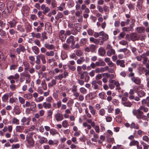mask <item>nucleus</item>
Masks as SVG:
<instances>
[{
    "mask_svg": "<svg viewBox=\"0 0 149 149\" xmlns=\"http://www.w3.org/2000/svg\"><path fill=\"white\" fill-rule=\"evenodd\" d=\"M18 65L17 64H12L10 65V70H15L17 67Z\"/></svg>",
    "mask_w": 149,
    "mask_h": 149,
    "instance_id": "obj_56",
    "label": "nucleus"
},
{
    "mask_svg": "<svg viewBox=\"0 0 149 149\" xmlns=\"http://www.w3.org/2000/svg\"><path fill=\"white\" fill-rule=\"evenodd\" d=\"M89 40L91 42L96 44H97L99 42V41L97 39L94 38L93 37L90 38H89Z\"/></svg>",
    "mask_w": 149,
    "mask_h": 149,
    "instance_id": "obj_42",
    "label": "nucleus"
},
{
    "mask_svg": "<svg viewBox=\"0 0 149 149\" xmlns=\"http://www.w3.org/2000/svg\"><path fill=\"white\" fill-rule=\"evenodd\" d=\"M20 75H22L23 76L25 77L26 78H30L31 77L30 75L29 74V73L27 72H24L20 74Z\"/></svg>",
    "mask_w": 149,
    "mask_h": 149,
    "instance_id": "obj_48",
    "label": "nucleus"
},
{
    "mask_svg": "<svg viewBox=\"0 0 149 149\" xmlns=\"http://www.w3.org/2000/svg\"><path fill=\"white\" fill-rule=\"evenodd\" d=\"M24 97L27 99H31L32 97V95L30 93H28L25 94L24 95Z\"/></svg>",
    "mask_w": 149,
    "mask_h": 149,
    "instance_id": "obj_36",
    "label": "nucleus"
},
{
    "mask_svg": "<svg viewBox=\"0 0 149 149\" xmlns=\"http://www.w3.org/2000/svg\"><path fill=\"white\" fill-rule=\"evenodd\" d=\"M125 61L124 60H117L116 61V64L120 67L124 68L125 67Z\"/></svg>",
    "mask_w": 149,
    "mask_h": 149,
    "instance_id": "obj_6",
    "label": "nucleus"
},
{
    "mask_svg": "<svg viewBox=\"0 0 149 149\" xmlns=\"http://www.w3.org/2000/svg\"><path fill=\"white\" fill-rule=\"evenodd\" d=\"M63 126L64 128H66L68 126V122L67 120H64L62 122Z\"/></svg>",
    "mask_w": 149,
    "mask_h": 149,
    "instance_id": "obj_57",
    "label": "nucleus"
},
{
    "mask_svg": "<svg viewBox=\"0 0 149 149\" xmlns=\"http://www.w3.org/2000/svg\"><path fill=\"white\" fill-rule=\"evenodd\" d=\"M98 52L100 55L103 56L105 54V49L102 47H100L98 50Z\"/></svg>",
    "mask_w": 149,
    "mask_h": 149,
    "instance_id": "obj_18",
    "label": "nucleus"
},
{
    "mask_svg": "<svg viewBox=\"0 0 149 149\" xmlns=\"http://www.w3.org/2000/svg\"><path fill=\"white\" fill-rule=\"evenodd\" d=\"M31 36L33 38L36 37L37 38H40L41 37V34L39 33H35L34 32H32L31 33Z\"/></svg>",
    "mask_w": 149,
    "mask_h": 149,
    "instance_id": "obj_24",
    "label": "nucleus"
},
{
    "mask_svg": "<svg viewBox=\"0 0 149 149\" xmlns=\"http://www.w3.org/2000/svg\"><path fill=\"white\" fill-rule=\"evenodd\" d=\"M50 133L53 136H54L56 134H59L58 132H57L56 130L54 129H52L51 130Z\"/></svg>",
    "mask_w": 149,
    "mask_h": 149,
    "instance_id": "obj_35",
    "label": "nucleus"
},
{
    "mask_svg": "<svg viewBox=\"0 0 149 149\" xmlns=\"http://www.w3.org/2000/svg\"><path fill=\"white\" fill-rule=\"evenodd\" d=\"M142 139L144 141L149 143V138L146 135L144 136L142 138Z\"/></svg>",
    "mask_w": 149,
    "mask_h": 149,
    "instance_id": "obj_55",
    "label": "nucleus"
},
{
    "mask_svg": "<svg viewBox=\"0 0 149 149\" xmlns=\"http://www.w3.org/2000/svg\"><path fill=\"white\" fill-rule=\"evenodd\" d=\"M122 104L124 106L128 107H131L132 105L131 103L129 101L123 102Z\"/></svg>",
    "mask_w": 149,
    "mask_h": 149,
    "instance_id": "obj_37",
    "label": "nucleus"
},
{
    "mask_svg": "<svg viewBox=\"0 0 149 149\" xmlns=\"http://www.w3.org/2000/svg\"><path fill=\"white\" fill-rule=\"evenodd\" d=\"M30 107L31 110L34 111L35 110L36 108V103L34 102H31Z\"/></svg>",
    "mask_w": 149,
    "mask_h": 149,
    "instance_id": "obj_27",
    "label": "nucleus"
},
{
    "mask_svg": "<svg viewBox=\"0 0 149 149\" xmlns=\"http://www.w3.org/2000/svg\"><path fill=\"white\" fill-rule=\"evenodd\" d=\"M102 72L106 71L109 69V67L108 66H106L104 67H101Z\"/></svg>",
    "mask_w": 149,
    "mask_h": 149,
    "instance_id": "obj_51",
    "label": "nucleus"
},
{
    "mask_svg": "<svg viewBox=\"0 0 149 149\" xmlns=\"http://www.w3.org/2000/svg\"><path fill=\"white\" fill-rule=\"evenodd\" d=\"M12 123L13 124L18 125L19 124V120L16 117H14L12 119Z\"/></svg>",
    "mask_w": 149,
    "mask_h": 149,
    "instance_id": "obj_21",
    "label": "nucleus"
},
{
    "mask_svg": "<svg viewBox=\"0 0 149 149\" xmlns=\"http://www.w3.org/2000/svg\"><path fill=\"white\" fill-rule=\"evenodd\" d=\"M62 47L65 50H69L70 49V46L67 43H64L63 44Z\"/></svg>",
    "mask_w": 149,
    "mask_h": 149,
    "instance_id": "obj_34",
    "label": "nucleus"
},
{
    "mask_svg": "<svg viewBox=\"0 0 149 149\" xmlns=\"http://www.w3.org/2000/svg\"><path fill=\"white\" fill-rule=\"evenodd\" d=\"M42 38L41 40L43 41L44 39H47L48 37L47 36V33L45 31L42 32L41 33Z\"/></svg>",
    "mask_w": 149,
    "mask_h": 149,
    "instance_id": "obj_30",
    "label": "nucleus"
},
{
    "mask_svg": "<svg viewBox=\"0 0 149 149\" xmlns=\"http://www.w3.org/2000/svg\"><path fill=\"white\" fill-rule=\"evenodd\" d=\"M93 138H91V140L92 141L96 142L97 141V139L99 138L98 135L95 133L93 135Z\"/></svg>",
    "mask_w": 149,
    "mask_h": 149,
    "instance_id": "obj_31",
    "label": "nucleus"
},
{
    "mask_svg": "<svg viewBox=\"0 0 149 149\" xmlns=\"http://www.w3.org/2000/svg\"><path fill=\"white\" fill-rule=\"evenodd\" d=\"M54 54V52L52 51H50V52H47L45 53L46 55L48 56H53Z\"/></svg>",
    "mask_w": 149,
    "mask_h": 149,
    "instance_id": "obj_44",
    "label": "nucleus"
},
{
    "mask_svg": "<svg viewBox=\"0 0 149 149\" xmlns=\"http://www.w3.org/2000/svg\"><path fill=\"white\" fill-rule=\"evenodd\" d=\"M63 16V15L62 13L58 12L55 18L56 19L58 20L60 18H62Z\"/></svg>",
    "mask_w": 149,
    "mask_h": 149,
    "instance_id": "obj_39",
    "label": "nucleus"
},
{
    "mask_svg": "<svg viewBox=\"0 0 149 149\" xmlns=\"http://www.w3.org/2000/svg\"><path fill=\"white\" fill-rule=\"evenodd\" d=\"M100 36H102L101 38L104 41H107L109 38L108 35L105 33L104 31H100Z\"/></svg>",
    "mask_w": 149,
    "mask_h": 149,
    "instance_id": "obj_4",
    "label": "nucleus"
},
{
    "mask_svg": "<svg viewBox=\"0 0 149 149\" xmlns=\"http://www.w3.org/2000/svg\"><path fill=\"white\" fill-rule=\"evenodd\" d=\"M8 23L10 25V28L15 27L16 24L17 23V22L13 20L8 22Z\"/></svg>",
    "mask_w": 149,
    "mask_h": 149,
    "instance_id": "obj_29",
    "label": "nucleus"
},
{
    "mask_svg": "<svg viewBox=\"0 0 149 149\" xmlns=\"http://www.w3.org/2000/svg\"><path fill=\"white\" fill-rule=\"evenodd\" d=\"M99 113L100 115L103 116H104L105 114V110L104 108L101 109L99 111Z\"/></svg>",
    "mask_w": 149,
    "mask_h": 149,
    "instance_id": "obj_41",
    "label": "nucleus"
},
{
    "mask_svg": "<svg viewBox=\"0 0 149 149\" xmlns=\"http://www.w3.org/2000/svg\"><path fill=\"white\" fill-rule=\"evenodd\" d=\"M14 112L16 115H19L21 113V111L19 106H15L13 109Z\"/></svg>",
    "mask_w": 149,
    "mask_h": 149,
    "instance_id": "obj_11",
    "label": "nucleus"
},
{
    "mask_svg": "<svg viewBox=\"0 0 149 149\" xmlns=\"http://www.w3.org/2000/svg\"><path fill=\"white\" fill-rule=\"evenodd\" d=\"M140 109H141V110H143V112L145 113H146L149 110L146 107H145L144 106H141L140 107Z\"/></svg>",
    "mask_w": 149,
    "mask_h": 149,
    "instance_id": "obj_45",
    "label": "nucleus"
},
{
    "mask_svg": "<svg viewBox=\"0 0 149 149\" xmlns=\"http://www.w3.org/2000/svg\"><path fill=\"white\" fill-rule=\"evenodd\" d=\"M115 51L113 49L108 50L107 52V54L109 56H111L112 54L115 55Z\"/></svg>",
    "mask_w": 149,
    "mask_h": 149,
    "instance_id": "obj_15",
    "label": "nucleus"
},
{
    "mask_svg": "<svg viewBox=\"0 0 149 149\" xmlns=\"http://www.w3.org/2000/svg\"><path fill=\"white\" fill-rule=\"evenodd\" d=\"M134 23H132L130 25V27H124L122 28V30L124 31H133V28L134 27Z\"/></svg>",
    "mask_w": 149,
    "mask_h": 149,
    "instance_id": "obj_7",
    "label": "nucleus"
},
{
    "mask_svg": "<svg viewBox=\"0 0 149 149\" xmlns=\"http://www.w3.org/2000/svg\"><path fill=\"white\" fill-rule=\"evenodd\" d=\"M141 109H140V107L138 109H134L132 111L133 114L136 116L137 118L138 119H142L143 118L146 117V116L143 115V112L141 111Z\"/></svg>",
    "mask_w": 149,
    "mask_h": 149,
    "instance_id": "obj_1",
    "label": "nucleus"
},
{
    "mask_svg": "<svg viewBox=\"0 0 149 149\" xmlns=\"http://www.w3.org/2000/svg\"><path fill=\"white\" fill-rule=\"evenodd\" d=\"M74 39V37L73 36H70L66 40V42L67 43L70 44L72 41Z\"/></svg>",
    "mask_w": 149,
    "mask_h": 149,
    "instance_id": "obj_32",
    "label": "nucleus"
},
{
    "mask_svg": "<svg viewBox=\"0 0 149 149\" xmlns=\"http://www.w3.org/2000/svg\"><path fill=\"white\" fill-rule=\"evenodd\" d=\"M138 143H139V142L138 141L133 140L130 143V146H135L138 145Z\"/></svg>",
    "mask_w": 149,
    "mask_h": 149,
    "instance_id": "obj_47",
    "label": "nucleus"
},
{
    "mask_svg": "<svg viewBox=\"0 0 149 149\" xmlns=\"http://www.w3.org/2000/svg\"><path fill=\"white\" fill-rule=\"evenodd\" d=\"M37 56V57H38L40 60H41L42 63L44 64L46 63L45 57L44 55L40 54Z\"/></svg>",
    "mask_w": 149,
    "mask_h": 149,
    "instance_id": "obj_9",
    "label": "nucleus"
},
{
    "mask_svg": "<svg viewBox=\"0 0 149 149\" xmlns=\"http://www.w3.org/2000/svg\"><path fill=\"white\" fill-rule=\"evenodd\" d=\"M139 124H136L134 122H132L130 124V128L131 129L134 128L136 130L139 129Z\"/></svg>",
    "mask_w": 149,
    "mask_h": 149,
    "instance_id": "obj_20",
    "label": "nucleus"
},
{
    "mask_svg": "<svg viewBox=\"0 0 149 149\" xmlns=\"http://www.w3.org/2000/svg\"><path fill=\"white\" fill-rule=\"evenodd\" d=\"M58 142V141L57 140L54 141L52 140H49L48 141V143L49 145H54L56 144Z\"/></svg>",
    "mask_w": 149,
    "mask_h": 149,
    "instance_id": "obj_40",
    "label": "nucleus"
},
{
    "mask_svg": "<svg viewBox=\"0 0 149 149\" xmlns=\"http://www.w3.org/2000/svg\"><path fill=\"white\" fill-rule=\"evenodd\" d=\"M25 50V48L21 45H19V47L16 49V52L18 54H19L21 52H23Z\"/></svg>",
    "mask_w": 149,
    "mask_h": 149,
    "instance_id": "obj_14",
    "label": "nucleus"
},
{
    "mask_svg": "<svg viewBox=\"0 0 149 149\" xmlns=\"http://www.w3.org/2000/svg\"><path fill=\"white\" fill-rule=\"evenodd\" d=\"M24 127L23 125H17L16 127V132H22L24 129Z\"/></svg>",
    "mask_w": 149,
    "mask_h": 149,
    "instance_id": "obj_10",
    "label": "nucleus"
},
{
    "mask_svg": "<svg viewBox=\"0 0 149 149\" xmlns=\"http://www.w3.org/2000/svg\"><path fill=\"white\" fill-rule=\"evenodd\" d=\"M17 30L21 31L23 32L24 31V29L20 25H18L17 26Z\"/></svg>",
    "mask_w": 149,
    "mask_h": 149,
    "instance_id": "obj_63",
    "label": "nucleus"
},
{
    "mask_svg": "<svg viewBox=\"0 0 149 149\" xmlns=\"http://www.w3.org/2000/svg\"><path fill=\"white\" fill-rule=\"evenodd\" d=\"M85 73L86 74L85 77V81L86 82H88L89 80L90 77L88 75L87 72H85Z\"/></svg>",
    "mask_w": 149,
    "mask_h": 149,
    "instance_id": "obj_52",
    "label": "nucleus"
},
{
    "mask_svg": "<svg viewBox=\"0 0 149 149\" xmlns=\"http://www.w3.org/2000/svg\"><path fill=\"white\" fill-rule=\"evenodd\" d=\"M43 106L45 109H49L51 108L52 106L51 103L47 102L43 103Z\"/></svg>",
    "mask_w": 149,
    "mask_h": 149,
    "instance_id": "obj_13",
    "label": "nucleus"
},
{
    "mask_svg": "<svg viewBox=\"0 0 149 149\" xmlns=\"http://www.w3.org/2000/svg\"><path fill=\"white\" fill-rule=\"evenodd\" d=\"M62 76V79L65 78L68 75V73L66 70L64 71L63 74H60Z\"/></svg>",
    "mask_w": 149,
    "mask_h": 149,
    "instance_id": "obj_49",
    "label": "nucleus"
},
{
    "mask_svg": "<svg viewBox=\"0 0 149 149\" xmlns=\"http://www.w3.org/2000/svg\"><path fill=\"white\" fill-rule=\"evenodd\" d=\"M19 102L22 104H24L25 103V101L24 99L22 97H19L18 98Z\"/></svg>",
    "mask_w": 149,
    "mask_h": 149,
    "instance_id": "obj_62",
    "label": "nucleus"
},
{
    "mask_svg": "<svg viewBox=\"0 0 149 149\" xmlns=\"http://www.w3.org/2000/svg\"><path fill=\"white\" fill-rule=\"evenodd\" d=\"M131 80L136 84H139L141 82V79L139 78L135 77L132 78Z\"/></svg>",
    "mask_w": 149,
    "mask_h": 149,
    "instance_id": "obj_12",
    "label": "nucleus"
},
{
    "mask_svg": "<svg viewBox=\"0 0 149 149\" xmlns=\"http://www.w3.org/2000/svg\"><path fill=\"white\" fill-rule=\"evenodd\" d=\"M50 9L48 7H46L43 10V13L45 14L50 11Z\"/></svg>",
    "mask_w": 149,
    "mask_h": 149,
    "instance_id": "obj_59",
    "label": "nucleus"
},
{
    "mask_svg": "<svg viewBox=\"0 0 149 149\" xmlns=\"http://www.w3.org/2000/svg\"><path fill=\"white\" fill-rule=\"evenodd\" d=\"M47 117L49 118H51L53 114L52 111L51 110H49L47 111Z\"/></svg>",
    "mask_w": 149,
    "mask_h": 149,
    "instance_id": "obj_61",
    "label": "nucleus"
},
{
    "mask_svg": "<svg viewBox=\"0 0 149 149\" xmlns=\"http://www.w3.org/2000/svg\"><path fill=\"white\" fill-rule=\"evenodd\" d=\"M26 140L27 141L28 146L29 147L33 146L34 143V141L32 137L27 136Z\"/></svg>",
    "mask_w": 149,
    "mask_h": 149,
    "instance_id": "obj_3",
    "label": "nucleus"
},
{
    "mask_svg": "<svg viewBox=\"0 0 149 149\" xmlns=\"http://www.w3.org/2000/svg\"><path fill=\"white\" fill-rule=\"evenodd\" d=\"M80 92L83 94H85L87 92V90L84 87H81L79 89Z\"/></svg>",
    "mask_w": 149,
    "mask_h": 149,
    "instance_id": "obj_54",
    "label": "nucleus"
},
{
    "mask_svg": "<svg viewBox=\"0 0 149 149\" xmlns=\"http://www.w3.org/2000/svg\"><path fill=\"white\" fill-rule=\"evenodd\" d=\"M89 109L90 111V112L92 115L94 116L95 114V110L94 109V107L92 106L89 105L88 106Z\"/></svg>",
    "mask_w": 149,
    "mask_h": 149,
    "instance_id": "obj_23",
    "label": "nucleus"
},
{
    "mask_svg": "<svg viewBox=\"0 0 149 149\" xmlns=\"http://www.w3.org/2000/svg\"><path fill=\"white\" fill-rule=\"evenodd\" d=\"M74 101L72 99L68 100L67 103V104L68 107H70L74 103Z\"/></svg>",
    "mask_w": 149,
    "mask_h": 149,
    "instance_id": "obj_60",
    "label": "nucleus"
},
{
    "mask_svg": "<svg viewBox=\"0 0 149 149\" xmlns=\"http://www.w3.org/2000/svg\"><path fill=\"white\" fill-rule=\"evenodd\" d=\"M41 85L44 90H46L47 89V85L45 81H42L41 82Z\"/></svg>",
    "mask_w": 149,
    "mask_h": 149,
    "instance_id": "obj_46",
    "label": "nucleus"
},
{
    "mask_svg": "<svg viewBox=\"0 0 149 149\" xmlns=\"http://www.w3.org/2000/svg\"><path fill=\"white\" fill-rule=\"evenodd\" d=\"M44 46L48 49L52 50L55 48V46L53 45H50L48 43H45Z\"/></svg>",
    "mask_w": 149,
    "mask_h": 149,
    "instance_id": "obj_16",
    "label": "nucleus"
},
{
    "mask_svg": "<svg viewBox=\"0 0 149 149\" xmlns=\"http://www.w3.org/2000/svg\"><path fill=\"white\" fill-rule=\"evenodd\" d=\"M56 84V80L54 79H53L51 82L49 83L48 84V86L49 88H52L54 85H55Z\"/></svg>",
    "mask_w": 149,
    "mask_h": 149,
    "instance_id": "obj_28",
    "label": "nucleus"
},
{
    "mask_svg": "<svg viewBox=\"0 0 149 149\" xmlns=\"http://www.w3.org/2000/svg\"><path fill=\"white\" fill-rule=\"evenodd\" d=\"M76 55L78 56H81L83 55V52L80 50L78 49L76 52Z\"/></svg>",
    "mask_w": 149,
    "mask_h": 149,
    "instance_id": "obj_50",
    "label": "nucleus"
},
{
    "mask_svg": "<svg viewBox=\"0 0 149 149\" xmlns=\"http://www.w3.org/2000/svg\"><path fill=\"white\" fill-rule=\"evenodd\" d=\"M44 99L43 96H40L36 99H34V100L37 102H41Z\"/></svg>",
    "mask_w": 149,
    "mask_h": 149,
    "instance_id": "obj_38",
    "label": "nucleus"
},
{
    "mask_svg": "<svg viewBox=\"0 0 149 149\" xmlns=\"http://www.w3.org/2000/svg\"><path fill=\"white\" fill-rule=\"evenodd\" d=\"M31 119L30 118H26L25 117H23L21 120L22 125L24 126L25 125H29L30 124Z\"/></svg>",
    "mask_w": 149,
    "mask_h": 149,
    "instance_id": "obj_2",
    "label": "nucleus"
},
{
    "mask_svg": "<svg viewBox=\"0 0 149 149\" xmlns=\"http://www.w3.org/2000/svg\"><path fill=\"white\" fill-rule=\"evenodd\" d=\"M104 93L103 92H101L99 93L98 95L99 97L101 98V99H104Z\"/></svg>",
    "mask_w": 149,
    "mask_h": 149,
    "instance_id": "obj_58",
    "label": "nucleus"
},
{
    "mask_svg": "<svg viewBox=\"0 0 149 149\" xmlns=\"http://www.w3.org/2000/svg\"><path fill=\"white\" fill-rule=\"evenodd\" d=\"M53 100V99L52 97L49 96L47 97L46 99V101L50 103L52 102V100Z\"/></svg>",
    "mask_w": 149,
    "mask_h": 149,
    "instance_id": "obj_64",
    "label": "nucleus"
},
{
    "mask_svg": "<svg viewBox=\"0 0 149 149\" xmlns=\"http://www.w3.org/2000/svg\"><path fill=\"white\" fill-rule=\"evenodd\" d=\"M10 142L11 143H13V142H16L18 141V140L17 138L16 137H14L13 139L11 138L9 140Z\"/></svg>",
    "mask_w": 149,
    "mask_h": 149,
    "instance_id": "obj_43",
    "label": "nucleus"
},
{
    "mask_svg": "<svg viewBox=\"0 0 149 149\" xmlns=\"http://www.w3.org/2000/svg\"><path fill=\"white\" fill-rule=\"evenodd\" d=\"M8 95L6 93L2 97V101L4 102H6L8 99Z\"/></svg>",
    "mask_w": 149,
    "mask_h": 149,
    "instance_id": "obj_33",
    "label": "nucleus"
},
{
    "mask_svg": "<svg viewBox=\"0 0 149 149\" xmlns=\"http://www.w3.org/2000/svg\"><path fill=\"white\" fill-rule=\"evenodd\" d=\"M144 0H138L137 2L136 7L140 10H142L143 7V3Z\"/></svg>",
    "mask_w": 149,
    "mask_h": 149,
    "instance_id": "obj_8",
    "label": "nucleus"
},
{
    "mask_svg": "<svg viewBox=\"0 0 149 149\" xmlns=\"http://www.w3.org/2000/svg\"><path fill=\"white\" fill-rule=\"evenodd\" d=\"M24 66V69L25 70H28L29 69V64L26 61H24L23 62Z\"/></svg>",
    "mask_w": 149,
    "mask_h": 149,
    "instance_id": "obj_26",
    "label": "nucleus"
},
{
    "mask_svg": "<svg viewBox=\"0 0 149 149\" xmlns=\"http://www.w3.org/2000/svg\"><path fill=\"white\" fill-rule=\"evenodd\" d=\"M146 94L145 92L143 90H141L139 91L137 93V95L140 97H142L145 96Z\"/></svg>",
    "mask_w": 149,
    "mask_h": 149,
    "instance_id": "obj_22",
    "label": "nucleus"
},
{
    "mask_svg": "<svg viewBox=\"0 0 149 149\" xmlns=\"http://www.w3.org/2000/svg\"><path fill=\"white\" fill-rule=\"evenodd\" d=\"M55 118L57 121H61L63 119V115L59 113H58L56 114Z\"/></svg>",
    "mask_w": 149,
    "mask_h": 149,
    "instance_id": "obj_5",
    "label": "nucleus"
},
{
    "mask_svg": "<svg viewBox=\"0 0 149 149\" xmlns=\"http://www.w3.org/2000/svg\"><path fill=\"white\" fill-rule=\"evenodd\" d=\"M35 44L37 45L38 47H40L41 46L40 42L39 40L37 39H35L34 41Z\"/></svg>",
    "mask_w": 149,
    "mask_h": 149,
    "instance_id": "obj_53",
    "label": "nucleus"
},
{
    "mask_svg": "<svg viewBox=\"0 0 149 149\" xmlns=\"http://www.w3.org/2000/svg\"><path fill=\"white\" fill-rule=\"evenodd\" d=\"M136 31L140 33H143L145 32V28L143 26L137 27L136 28Z\"/></svg>",
    "mask_w": 149,
    "mask_h": 149,
    "instance_id": "obj_17",
    "label": "nucleus"
},
{
    "mask_svg": "<svg viewBox=\"0 0 149 149\" xmlns=\"http://www.w3.org/2000/svg\"><path fill=\"white\" fill-rule=\"evenodd\" d=\"M31 49L33 52L35 54H38L39 52V48L36 46L32 47H31Z\"/></svg>",
    "mask_w": 149,
    "mask_h": 149,
    "instance_id": "obj_25",
    "label": "nucleus"
},
{
    "mask_svg": "<svg viewBox=\"0 0 149 149\" xmlns=\"http://www.w3.org/2000/svg\"><path fill=\"white\" fill-rule=\"evenodd\" d=\"M39 138H40L39 142L41 144H42L44 143H46L47 142V139L44 137H39Z\"/></svg>",
    "mask_w": 149,
    "mask_h": 149,
    "instance_id": "obj_19",
    "label": "nucleus"
}]
</instances>
